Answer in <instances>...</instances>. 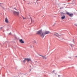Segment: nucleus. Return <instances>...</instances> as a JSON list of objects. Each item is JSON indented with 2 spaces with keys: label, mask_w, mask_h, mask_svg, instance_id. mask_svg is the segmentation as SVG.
Segmentation results:
<instances>
[{
  "label": "nucleus",
  "mask_w": 77,
  "mask_h": 77,
  "mask_svg": "<svg viewBox=\"0 0 77 77\" xmlns=\"http://www.w3.org/2000/svg\"><path fill=\"white\" fill-rule=\"evenodd\" d=\"M37 34H38V35H40V36L42 37V38H44V33H43L42 31V29L38 31Z\"/></svg>",
  "instance_id": "1"
},
{
  "label": "nucleus",
  "mask_w": 77,
  "mask_h": 77,
  "mask_svg": "<svg viewBox=\"0 0 77 77\" xmlns=\"http://www.w3.org/2000/svg\"><path fill=\"white\" fill-rule=\"evenodd\" d=\"M66 14L67 15H69V16L70 17H72L73 15V14L72 13L70 14L68 12H66Z\"/></svg>",
  "instance_id": "2"
},
{
  "label": "nucleus",
  "mask_w": 77,
  "mask_h": 77,
  "mask_svg": "<svg viewBox=\"0 0 77 77\" xmlns=\"http://www.w3.org/2000/svg\"><path fill=\"white\" fill-rule=\"evenodd\" d=\"M13 14L14 15H18L19 14V12H17L14 11L13 12Z\"/></svg>",
  "instance_id": "3"
},
{
  "label": "nucleus",
  "mask_w": 77,
  "mask_h": 77,
  "mask_svg": "<svg viewBox=\"0 0 77 77\" xmlns=\"http://www.w3.org/2000/svg\"><path fill=\"white\" fill-rule=\"evenodd\" d=\"M50 33V32L48 31H46L45 33H44V36H45V35L47 34H49V33Z\"/></svg>",
  "instance_id": "4"
},
{
  "label": "nucleus",
  "mask_w": 77,
  "mask_h": 77,
  "mask_svg": "<svg viewBox=\"0 0 77 77\" xmlns=\"http://www.w3.org/2000/svg\"><path fill=\"white\" fill-rule=\"evenodd\" d=\"M54 36H56L57 37H59V35L58 33H55L54 34Z\"/></svg>",
  "instance_id": "5"
},
{
  "label": "nucleus",
  "mask_w": 77,
  "mask_h": 77,
  "mask_svg": "<svg viewBox=\"0 0 77 77\" xmlns=\"http://www.w3.org/2000/svg\"><path fill=\"white\" fill-rule=\"evenodd\" d=\"M20 42L22 43V44H24V42L23 41V40L22 39H21Z\"/></svg>",
  "instance_id": "6"
},
{
  "label": "nucleus",
  "mask_w": 77,
  "mask_h": 77,
  "mask_svg": "<svg viewBox=\"0 0 77 77\" xmlns=\"http://www.w3.org/2000/svg\"><path fill=\"white\" fill-rule=\"evenodd\" d=\"M5 21L7 23H8V18L6 17L5 20Z\"/></svg>",
  "instance_id": "7"
},
{
  "label": "nucleus",
  "mask_w": 77,
  "mask_h": 77,
  "mask_svg": "<svg viewBox=\"0 0 77 77\" xmlns=\"http://www.w3.org/2000/svg\"><path fill=\"white\" fill-rule=\"evenodd\" d=\"M42 57L44 59H47V57H45V56H42Z\"/></svg>",
  "instance_id": "8"
},
{
  "label": "nucleus",
  "mask_w": 77,
  "mask_h": 77,
  "mask_svg": "<svg viewBox=\"0 0 77 77\" xmlns=\"http://www.w3.org/2000/svg\"><path fill=\"white\" fill-rule=\"evenodd\" d=\"M26 60H27V62H28L31 61V59L29 58H26Z\"/></svg>",
  "instance_id": "9"
},
{
  "label": "nucleus",
  "mask_w": 77,
  "mask_h": 77,
  "mask_svg": "<svg viewBox=\"0 0 77 77\" xmlns=\"http://www.w3.org/2000/svg\"><path fill=\"white\" fill-rule=\"evenodd\" d=\"M26 58H25L24 60L23 61H22V62H23V63H25L26 62Z\"/></svg>",
  "instance_id": "10"
},
{
  "label": "nucleus",
  "mask_w": 77,
  "mask_h": 77,
  "mask_svg": "<svg viewBox=\"0 0 77 77\" xmlns=\"http://www.w3.org/2000/svg\"><path fill=\"white\" fill-rule=\"evenodd\" d=\"M64 18H65V15H63L62 16V17L61 18L62 20H63Z\"/></svg>",
  "instance_id": "11"
},
{
  "label": "nucleus",
  "mask_w": 77,
  "mask_h": 77,
  "mask_svg": "<svg viewBox=\"0 0 77 77\" xmlns=\"http://www.w3.org/2000/svg\"><path fill=\"white\" fill-rule=\"evenodd\" d=\"M2 3H0V6L2 7V8H3V9L5 10V8L3 7L2 6Z\"/></svg>",
  "instance_id": "12"
},
{
  "label": "nucleus",
  "mask_w": 77,
  "mask_h": 77,
  "mask_svg": "<svg viewBox=\"0 0 77 77\" xmlns=\"http://www.w3.org/2000/svg\"><path fill=\"white\" fill-rule=\"evenodd\" d=\"M22 17H23V20H25V19H26V17H23L22 16Z\"/></svg>",
  "instance_id": "13"
},
{
  "label": "nucleus",
  "mask_w": 77,
  "mask_h": 77,
  "mask_svg": "<svg viewBox=\"0 0 77 77\" xmlns=\"http://www.w3.org/2000/svg\"><path fill=\"white\" fill-rule=\"evenodd\" d=\"M33 42L35 43V44H36V41L34 40Z\"/></svg>",
  "instance_id": "14"
},
{
  "label": "nucleus",
  "mask_w": 77,
  "mask_h": 77,
  "mask_svg": "<svg viewBox=\"0 0 77 77\" xmlns=\"http://www.w3.org/2000/svg\"><path fill=\"white\" fill-rule=\"evenodd\" d=\"M2 28H3V27H1V28H0V30H2Z\"/></svg>",
  "instance_id": "15"
},
{
  "label": "nucleus",
  "mask_w": 77,
  "mask_h": 77,
  "mask_svg": "<svg viewBox=\"0 0 77 77\" xmlns=\"http://www.w3.org/2000/svg\"><path fill=\"white\" fill-rule=\"evenodd\" d=\"M75 26H77V24H75Z\"/></svg>",
  "instance_id": "16"
},
{
  "label": "nucleus",
  "mask_w": 77,
  "mask_h": 77,
  "mask_svg": "<svg viewBox=\"0 0 77 77\" xmlns=\"http://www.w3.org/2000/svg\"><path fill=\"white\" fill-rule=\"evenodd\" d=\"M38 55H39V56H43L42 55H41L39 54H38Z\"/></svg>",
  "instance_id": "17"
},
{
  "label": "nucleus",
  "mask_w": 77,
  "mask_h": 77,
  "mask_svg": "<svg viewBox=\"0 0 77 77\" xmlns=\"http://www.w3.org/2000/svg\"><path fill=\"white\" fill-rule=\"evenodd\" d=\"M11 32H10L9 34V35H11Z\"/></svg>",
  "instance_id": "18"
},
{
  "label": "nucleus",
  "mask_w": 77,
  "mask_h": 77,
  "mask_svg": "<svg viewBox=\"0 0 77 77\" xmlns=\"http://www.w3.org/2000/svg\"><path fill=\"white\" fill-rule=\"evenodd\" d=\"M71 47H72V45H71Z\"/></svg>",
  "instance_id": "19"
},
{
  "label": "nucleus",
  "mask_w": 77,
  "mask_h": 77,
  "mask_svg": "<svg viewBox=\"0 0 77 77\" xmlns=\"http://www.w3.org/2000/svg\"><path fill=\"white\" fill-rule=\"evenodd\" d=\"M60 75H58V77H60Z\"/></svg>",
  "instance_id": "20"
},
{
  "label": "nucleus",
  "mask_w": 77,
  "mask_h": 77,
  "mask_svg": "<svg viewBox=\"0 0 77 77\" xmlns=\"http://www.w3.org/2000/svg\"><path fill=\"white\" fill-rule=\"evenodd\" d=\"M14 9H15L16 10H17V9H16L15 8H14Z\"/></svg>",
  "instance_id": "21"
},
{
  "label": "nucleus",
  "mask_w": 77,
  "mask_h": 77,
  "mask_svg": "<svg viewBox=\"0 0 77 77\" xmlns=\"http://www.w3.org/2000/svg\"><path fill=\"white\" fill-rule=\"evenodd\" d=\"M74 39H73V42H74Z\"/></svg>",
  "instance_id": "22"
},
{
  "label": "nucleus",
  "mask_w": 77,
  "mask_h": 77,
  "mask_svg": "<svg viewBox=\"0 0 77 77\" xmlns=\"http://www.w3.org/2000/svg\"><path fill=\"white\" fill-rule=\"evenodd\" d=\"M54 70L52 72H54Z\"/></svg>",
  "instance_id": "23"
},
{
  "label": "nucleus",
  "mask_w": 77,
  "mask_h": 77,
  "mask_svg": "<svg viewBox=\"0 0 77 77\" xmlns=\"http://www.w3.org/2000/svg\"><path fill=\"white\" fill-rule=\"evenodd\" d=\"M38 0H37V2H38Z\"/></svg>",
  "instance_id": "24"
},
{
  "label": "nucleus",
  "mask_w": 77,
  "mask_h": 77,
  "mask_svg": "<svg viewBox=\"0 0 77 77\" xmlns=\"http://www.w3.org/2000/svg\"><path fill=\"white\" fill-rule=\"evenodd\" d=\"M30 47H32V46H30Z\"/></svg>",
  "instance_id": "25"
},
{
  "label": "nucleus",
  "mask_w": 77,
  "mask_h": 77,
  "mask_svg": "<svg viewBox=\"0 0 77 77\" xmlns=\"http://www.w3.org/2000/svg\"><path fill=\"white\" fill-rule=\"evenodd\" d=\"M31 21H32V19H31Z\"/></svg>",
  "instance_id": "26"
}]
</instances>
